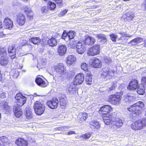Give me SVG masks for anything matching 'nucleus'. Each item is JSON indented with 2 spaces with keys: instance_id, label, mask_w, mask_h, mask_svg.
<instances>
[{
  "instance_id": "obj_24",
  "label": "nucleus",
  "mask_w": 146,
  "mask_h": 146,
  "mask_svg": "<svg viewBox=\"0 0 146 146\" xmlns=\"http://www.w3.org/2000/svg\"><path fill=\"white\" fill-rule=\"evenodd\" d=\"M66 48L65 45L60 46L58 49V52L61 55H63L66 52Z\"/></svg>"
},
{
  "instance_id": "obj_2",
  "label": "nucleus",
  "mask_w": 146,
  "mask_h": 146,
  "mask_svg": "<svg viewBox=\"0 0 146 146\" xmlns=\"http://www.w3.org/2000/svg\"><path fill=\"white\" fill-rule=\"evenodd\" d=\"M34 109L36 113L40 115L43 113L45 110L44 105L40 102L36 101L34 104Z\"/></svg>"
},
{
  "instance_id": "obj_17",
  "label": "nucleus",
  "mask_w": 146,
  "mask_h": 146,
  "mask_svg": "<svg viewBox=\"0 0 146 146\" xmlns=\"http://www.w3.org/2000/svg\"><path fill=\"white\" fill-rule=\"evenodd\" d=\"M95 36L99 42L103 44H105L107 42V39L105 35L103 34H99L96 35Z\"/></svg>"
},
{
  "instance_id": "obj_8",
  "label": "nucleus",
  "mask_w": 146,
  "mask_h": 146,
  "mask_svg": "<svg viewBox=\"0 0 146 146\" xmlns=\"http://www.w3.org/2000/svg\"><path fill=\"white\" fill-rule=\"evenodd\" d=\"M120 97L119 95H111L109 96L108 101L113 104L117 105L120 103Z\"/></svg>"
},
{
  "instance_id": "obj_25",
  "label": "nucleus",
  "mask_w": 146,
  "mask_h": 146,
  "mask_svg": "<svg viewBox=\"0 0 146 146\" xmlns=\"http://www.w3.org/2000/svg\"><path fill=\"white\" fill-rule=\"evenodd\" d=\"M113 119H114V118H112V117L111 115H110L109 116H104L103 117L104 123L107 125L110 124L111 121L113 122Z\"/></svg>"
},
{
  "instance_id": "obj_7",
  "label": "nucleus",
  "mask_w": 146,
  "mask_h": 146,
  "mask_svg": "<svg viewBox=\"0 0 146 146\" xmlns=\"http://www.w3.org/2000/svg\"><path fill=\"white\" fill-rule=\"evenodd\" d=\"M46 104L49 108L52 109H54L56 108L58 106L59 101L57 98H55L51 100L47 101Z\"/></svg>"
},
{
  "instance_id": "obj_10",
  "label": "nucleus",
  "mask_w": 146,
  "mask_h": 146,
  "mask_svg": "<svg viewBox=\"0 0 146 146\" xmlns=\"http://www.w3.org/2000/svg\"><path fill=\"white\" fill-rule=\"evenodd\" d=\"M84 45L82 40H80L77 43L76 50L78 53L81 54L84 53L85 50Z\"/></svg>"
},
{
  "instance_id": "obj_63",
  "label": "nucleus",
  "mask_w": 146,
  "mask_h": 146,
  "mask_svg": "<svg viewBox=\"0 0 146 146\" xmlns=\"http://www.w3.org/2000/svg\"><path fill=\"white\" fill-rule=\"evenodd\" d=\"M144 42L145 44L144 46H145L146 47V39L145 40H144Z\"/></svg>"
},
{
  "instance_id": "obj_21",
  "label": "nucleus",
  "mask_w": 146,
  "mask_h": 146,
  "mask_svg": "<svg viewBox=\"0 0 146 146\" xmlns=\"http://www.w3.org/2000/svg\"><path fill=\"white\" fill-rule=\"evenodd\" d=\"M16 144L19 146H27L28 143L24 139L19 138L16 141Z\"/></svg>"
},
{
  "instance_id": "obj_43",
  "label": "nucleus",
  "mask_w": 146,
  "mask_h": 146,
  "mask_svg": "<svg viewBox=\"0 0 146 146\" xmlns=\"http://www.w3.org/2000/svg\"><path fill=\"white\" fill-rule=\"evenodd\" d=\"M76 41H70L69 43L70 46L72 48H74L76 46Z\"/></svg>"
},
{
  "instance_id": "obj_32",
  "label": "nucleus",
  "mask_w": 146,
  "mask_h": 146,
  "mask_svg": "<svg viewBox=\"0 0 146 146\" xmlns=\"http://www.w3.org/2000/svg\"><path fill=\"white\" fill-rule=\"evenodd\" d=\"M90 125L94 126L97 129H99L100 127V125L99 123L94 120L91 121L90 123Z\"/></svg>"
},
{
  "instance_id": "obj_45",
  "label": "nucleus",
  "mask_w": 146,
  "mask_h": 146,
  "mask_svg": "<svg viewBox=\"0 0 146 146\" xmlns=\"http://www.w3.org/2000/svg\"><path fill=\"white\" fill-rule=\"evenodd\" d=\"M29 19L31 20L33 19V13L32 11L26 13Z\"/></svg>"
},
{
  "instance_id": "obj_30",
  "label": "nucleus",
  "mask_w": 146,
  "mask_h": 146,
  "mask_svg": "<svg viewBox=\"0 0 146 146\" xmlns=\"http://www.w3.org/2000/svg\"><path fill=\"white\" fill-rule=\"evenodd\" d=\"M75 85L72 83L71 84H69L67 86L68 91L70 93L72 94L75 92Z\"/></svg>"
},
{
  "instance_id": "obj_23",
  "label": "nucleus",
  "mask_w": 146,
  "mask_h": 146,
  "mask_svg": "<svg viewBox=\"0 0 146 146\" xmlns=\"http://www.w3.org/2000/svg\"><path fill=\"white\" fill-rule=\"evenodd\" d=\"M76 60V58L74 56L69 55L67 58V64L68 65L70 66L75 62Z\"/></svg>"
},
{
  "instance_id": "obj_9",
  "label": "nucleus",
  "mask_w": 146,
  "mask_h": 146,
  "mask_svg": "<svg viewBox=\"0 0 146 146\" xmlns=\"http://www.w3.org/2000/svg\"><path fill=\"white\" fill-rule=\"evenodd\" d=\"M84 76L82 73L77 74L74 79L73 84L74 85H77L81 84L84 80Z\"/></svg>"
},
{
  "instance_id": "obj_54",
  "label": "nucleus",
  "mask_w": 146,
  "mask_h": 146,
  "mask_svg": "<svg viewBox=\"0 0 146 146\" xmlns=\"http://www.w3.org/2000/svg\"><path fill=\"white\" fill-rule=\"evenodd\" d=\"M6 50L4 48H2L0 49V54H6Z\"/></svg>"
},
{
  "instance_id": "obj_12",
  "label": "nucleus",
  "mask_w": 146,
  "mask_h": 146,
  "mask_svg": "<svg viewBox=\"0 0 146 146\" xmlns=\"http://www.w3.org/2000/svg\"><path fill=\"white\" fill-rule=\"evenodd\" d=\"M112 111V108L109 105L104 106L100 108L99 112L103 115H106Z\"/></svg>"
},
{
  "instance_id": "obj_56",
  "label": "nucleus",
  "mask_w": 146,
  "mask_h": 146,
  "mask_svg": "<svg viewBox=\"0 0 146 146\" xmlns=\"http://www.w3.org/2000/svg\"><path fill=\"white\" fill-rule=\"evenodd\" d=\"M135 98L132 96H131L128 95V102L129 101L131 102L134 100Z\"/></svg>"
},
{
  "instance_id": "obj_53",
  "label": "nucleus",
  "mask_w": 146,
  "mask_h": 146,
  "mask_svg": "<svg viewBox=\"0 0 146 146\" xmlns=\"http://www.w3.org/2000/svg\"><path fill=\"white\" fill-rule=\"evenodd\" d=\"M68 10L66 9L63 10V11L61 12L60 14H59V16H62L64 15L67 12Z\"/></svg>"
},
{
  "instance_id": "obj_44",
  "label": "nucleus",
  "mask_w": 146,
  "mask_h": 146,
  "mask_svg": "<svg viewBox=\"0 0 146 146\" xmlns=\"http://www.w3.org/2000/svg\"><path fill=\"white\" fill-rule=\"evenodd\" d=\"M0 140L2 143H7L8 139L7 137L5 136H2L0 137Z\"/></svg>"
},
{
  "instance_id": "obj_27",
  "label": "nucleus",
  "mask_w": 146,
  "mask_h": 146,
  "mask_svg": "<svg viewBox=\"0 0 146 146\" xmlns=\"http://www.w3.org/2000/svg\"><path fill=\"white\" fill-rule=\"evenodd\" d=\"M49 45L51 46H54L56 45L57 44V40L55 38L52 37L49 39L48 41Z\"/></svg>"
},
{
  "instance_id": "obj_49",
  "label": "nucleus",
  "mask_w": 146,
  "mask_h": 146,
  "mask_svg": "<svg viewBox=\"0 0 146 146\" xmlns=\"http://www.w3.org/2000/svg\"><path fill=\"white\" fill-rule=\"evenodd\" d=\"M54 53V52L53 51L49 50L47 51V52L46 53V55H48L49 58H50L53 56Z\"/></svg>"
},
{
  "instance_id": "obj_4",
  "label": "nucleus",
  "mask_w": 146,
  "mask_h": 146,
  "mask_svg": "<svg viewBox=\"0 0 146 146\" xmlns=\"http://www.w3.org/2000/svg\"><path fill=\"white\" fill-rule=\"evenodd\" d=\"M15 98L17 101V105L20 107L23 106L26 102V98L23 96L20 93L17 94L15 96Z\"/></svg>"
},
{
  "instance_id": "obj_1",
  "label": "nucleus",
  "mask_w": 146,
  "mask_h": 146,
  "mask_svg": "<svg viewBox=\"0 0 146 146\" xmlns=\"http://www.w3.org/2000/svg\"><path fill=\"white\" fill-rule=\"evenodd\" d=\"M144 107V104L143 102L139 101L128 108V111L131 112L128 113L131 117H135L141 112L142 108Z\"/></svg>"
},
{
  "instance_id": "obj_22",
  "label": "nucleus",
  "mask_w": 146,
  "mask_h": 146,
  "mask_svg": "<svg viewBox=\"0 0 146 146\" xmlns=\"http://www.w3.org/2000/svg\"><path fill=\"white\" fill-rule=\"evenodd\" d=\"M36 84L39 86L42 87H45L47 85L46 83L41 78L37 77L35 80Z\"/></svg>"
},
{
  "instance_id": "obj_55",
  "label": "nucleus",
  "mask_w": 146,
  "mask_h": 146,
  "mask_svg": "<svg viewBox=\"0 0 146 146\" xmlns=\"http://www.w3.org/2000/svg\"><path fill=\"white\" fill-rule=\"evenodd\" d=\"M134 17V15L133 13L128 14V20H132Z\"/></svg>"
},
{
  "instance_id": "obj_19",
  "label": "nucleus",
  "mask_w": 146,
  "mask_h": 146,
  "mask_svg": "<svg viewBox=\"0 0 146 146\" xmlns=\"http://www.w3.org/2000/svg\"><path fill=\"white\" fill-rule=\"evenodd\" d=\"M138 82L135 80L131 81L128 85V89L133 90L136 89L138 87Z\"/></svg>"
},
{
  "instance_id": "obj_3",
  "label": "nucleus",
  "mask_w": 146,
  "mask_h": 146,
  "mask_svg": "<svg viewBox=\"0 0 146 146\" xmlns=\"http://www.w3.org/2000/svg\"><path fill=\"white\" fill-rule=\"evenodd\" d=\"M102 72L101 74V77L105 80L111 78L114 76L113 72L110 70L108 67H106L103 68Z\"/></svg>"
},
{
  "instance_id": "obj_5",
  "label": "nucleus",
  "mask_w": 146,
  "mask_h": 146,
  "mask_svg": "<svg viewBox=\"0 0 146 146\" xmlns=\"http://www.w3.org/2000/svg\"><path fill=\"white\" fill-rule=\"evenodd\" d=\"M100 53V45H95L90 48L87 52L89 56H94Z\"/></svg>"
},
{
  "instance_id": "obj_39",
  "label": "nucleus",
  "mask_w": 146,
  "mask_h": 146,
  "mask_svg": "<svg viewBox=\"0 0 146 146\" xmlns=\"http://www.w3.org/2000/svg\"><path fill=\"white\" fill-rule=\"evenodd\" d=\"M26 116L27 119H30L32 118L33 115L31 111L30 110H26Z\"/></svg>"
},
{
  "instance_id": "obj_31",
  "label": "nucleus",
  "mask_w": 146,
  "mask_h": 146,
  "mask_svg": "<svg viewBox=\"0 0 146 146\" xmlns=\"http://www.w3.org/2000/svg\"><path fill=\"white\" fill-rule=\"evenodd\" d=\"M15 115L17 117H20L22 114V110L17 107L15 110L14 111Z\"/></svg>"
},
{
  "instance_id": "obj_50",
  "label": "nucleus",
  "mask_w": 146,
  "mask_h": 146,
  "mask_svg": "<svg viewBox=\"0 0 146 146\" xmlns=\"http://www.w3.org/2000/svg\"><path fill=\"white\" fill-rule=\"evenodd\" d=\"M141 122V123L142 125V127H145L146 126V118H144L141 120H139Z\"/></svg>"
},
{
  "instance_id": "obj_51",
  "label": "nucleus",
  "mask_w": 146,
  "mask_h": 146,
  "mask_svg": "<svg viewBox=\"0 0 146 146\" xmlns=\"http://www.w3.org/2000/svg\"><path fill=\"white\" fill-rule=\"evenodd\" d=\"M141 82L143 86L146 87V77H143L142 78Z\"/></svg>"
},
{
  "instance_id": "obj_62",
  "label": "nucleus",
  "mask_w": 146,
  "mask_h": 146,
  "mask_svg": "<svg viewBox=\"0 0 146 146\" xmlns=\"http://www.w3.org/2000/svg\"><path fill=\"white\" fill-rule=\"evenodd\" d=\"M3 27L2 21L0 19V29H1Z\"/></svg>"
},
{
  "instance_id": "obj_28",
  "label": "nucleus",
  "mask_w": 146,
  "mask_h": 146,
  "mask_svg": "<svg viewBox=\"0 0 146 146\" xmlns=\"http://www.w3.org/2000/svg\"><path fill=\"white\" fill-rule=\"evenodd\" d=\"M143 40V38L140 37H137L131 40L130 42L133 45H136L142 42Z\"/></svg>"
},
{
  "instance_id": "obj_40",
  "label": "nucleus",
  "mask_w": 146,
  "mask_h": 146,
  "mask_svg": "<svg viewBox=\"0 0 146 146\" xmlns=\"http://www.w3.org/2000/svg\"><path fill=\"white\" fill-rule=\"evenodd\" d=\"M143 86L139 87L137 89V92L140 95L143 94L145 92V90L143 88Z\"/></svg>"
},
{
  "instance_id": "obj_34",
  "label": "nucleus",
  "mask_w": 146,
  "mask_h": 146,
  "mask_svg": "<svg viewBox=\"0 0 146 146\" xmlns=\"http://www.w3.org/2000/svg\"><path fill=\"white\" fill-rule=\"evenodd\" d=\"M117 87V82L114 81L111 83L110 86L108 87V90L111 91L112 90H114Z\"/></svg>"
},
{
  "instance_id": "obj_6",
  "label": "nucleus",
  "mask_w": 146,
  "mask_h": 146,
  "mask_svg": "<svg viewBox=\"0 0 146 146\" xmlns=\"http://www.w3.org/2000/svg\"><path fill=\"white\" fill-rule=\"evenodd\" d=\"M111 123L112 124V126L111 127V129L113 131L119 128L123 125L121 120L117 118L113 119V122Z\"/></svg>"
},
{
  "instance_id": "obj_41",
  "label": "nucleus",
  "mask_w": 146,
  "mask_h": 146,
  "mask_svg": "<svg viewBox=\"0 0 146 146\" xmlns=\"http://www.w3.org/2000/svg\"><path fill=\"white\" fill-rule=\"evenodd\" d=\"M62 38L64 39L65 40L67 41L68 40V33L66 31H64L63 32L62 36Z\"/></svg>"
},
{
  "instance_id": "obj_26",
  "label": "nucleus",
  "mask_w": 146,
  "mask_h": 146,
  "mask_svg": "<svg viewBox=\"0 0 146 146\" xmlns=\"http://www.w3.org/2000/svg\"><path fill=\"white\" fill-rule=\"evenodd\" d=\"M9 63L8 58L2 56L0 59V64L2 66H6Z\"/></svg>"
},
{
  "instance_id": "obj_37",
  "label": "nucleus",
  "mask_w": 146,
  "mask_h": 146,
  "mask_svg": "<svg viewBox=\"0 0 146 146\" xmlns=\"http://www.w3.org/2000/svg\"><path fill=\"white\" fill-rule=\"evenodd\" d=\"M48 6L50 10H54L56 8V5L54 3L49 1L48 3Z\"/></svg>"
},
{
  "instance_id": "obj_42",
  "label": "nucleus",
  "mask_w": 146,
  "mask_h": 146,
  "mask_svg": "<svg viewBox=\"0 0 146 146\" xmlns=\"http://www.w3.org/2000/svg\"><path fill=\"white\" fill-rule=\"evenodd\" d=\"M81 67L84 71H87L88 73H90V72L88 71V65L86 63H83L81 65Z\"/></svg>"
},
{
  "instance_id": "obj_35",
  "label": "nucleus",
  "mask_w": 146,
  "mask_h": 146,
  "mask_svg": "<svg viewBox=\"0 0 146 146\" xmlns=\"http://www.w3.org/2000/svg\"><path fill=\"white\" fill-rule=\"evenodd\" d=\"M90 73H87V74H89V75L87 76L86 78V80L87 84L90 85L92 84V76L89 75Z\"/></svg>"
},
{
  "instance_id": "obj_33",
  "label": "nucleus",
  "mask_w": 146,
  "mask_h": 146,
  "mask_svg": "<svg viewBox=\"0 0 146 146\" xmlns=\"http://www.w3.org/2000/svg\"><path fill=\"white\" fill-rule=\"evenodd\" d=\"M67 101L66 97H62L60 99V102L61 106H65L67 104Z\"/></svg>"
},
{
  "instance_id": "obj_11",
  "label": "nucleus",
  "mask_w": 146,
  "mask_h": 146,
  "mask_svg": "<svg viewBox=\"0 0 146 146\" xmlns=\"http://www.w3.org/2000/svg\"><path fill=\"white\" fill-rule=\"evenodd\" d=\"M54 69L57 75H63L64 74V68L62 63H60L57 65L55 66Z\"/></svg>"
},
{
  "instance_id": "obj_18",
  "label": "nucleus",
  "mask_w": 146,
  "mask_h": 146,
  "mask_svg": "<svg viewBox=\"0 0 146 146\" xmlns=\"http://www.w3.org/2000/svg\"><path fill=\"white\" fill-rule=\"evenodd\" d=\"M131 127L132 129L135 130H138L142 128V125L139 120L132 123Z\"/></svg>"
},
{
  "instance_id": "obj_46",
  "label": "nucleus",
  "mask_w": 146,
  "mask_h": 146,
  "mask_svg": "<svg viewBox=\"0 0 146 146\" xmlns=\"http://www.w3.org/2000/svg\"><path fill=\"white\" fill-rule=\"evenodd\" d=\"M110 36L111 39L113 42H115L116 41V38H117V36L114 34H112L110 35Z\"/></svg>"
},
{
  "instance_id": "obj_15",
  "label": "nucleus",
  "mask_w": 146,
  "mask_h": 146,
  "mask_svg": "<svg viewBox=\"0 0 146 146\" xmlns=\"http://www.w3.org/2000/svg\"><path fill=\"white\" fill-rule=\"evenodd\" d=\"M4 27L6 29H11L13 26V23L11 20L9 18H6L4 21Z\"/></svg>"
},
{
  "instance_id": "obj_47",
  "label": "nucleus",
  "mask_w": 146,
  "mask_h": 146,
  "mask_svg": "<svg viewBox=\"0 0 146 146\" xmlns=\"http://www.w3.org/2000/svg\"><path fill=\"white\" fill-rule=\"evenodd\" d=\"M49 9V8H48V7L44 6L42 7L41 9V11L43 13H46L48 12V10Z\"/></svg>"
},
{
  "instance_id": "obj_36",
  "label": "nucleus",
  "mask_w": 146,
  "mask_h": 146,
  "mask_svg": "<svg viewBox=\"0 0 146 146\" xmlns=\"http://www.w3.org/2000/svg\"><path fill=\"white\" fill-rule=\"evenodd\" d=\"M92 133L90 132H87L85 134L80 136V138H83L84 139H88L91 137Z\"/></svg>"
},
{
  "instance_id": "obj_29",
  "label": "nucleus",
  "mask_w": 146,
  "mask_h": 146,
  "mask_svg": "<svg viewBox=\"0 0 146 146\" xmlns=\"http://www.w3.org/2000/svg\"><path fill=\"white\" fill-rule=\"evenodd\" d=\"M29 41L34 44H37L40 43V39L38 37H31L29 39Z\"/></svg>"
},
{
  "instance_id": "obj_48",
  "label": "nucleus",
  "mask_w": 146,
  "mask_h": 146,
  "mask_svg": "<svg viewBox=\"0 0 146 146\" xmlns=\"http://www.w3.org/2000/svg\"><path fill=\"white\" fill-rule=\"evenodd\" d=\"M11 73H13L12 76L15 78H17L19 75L18 71L16 70H14L12 71Z\"/></svg>"
},
{
  "instance_id": "obj_64",
  "label": "nucleus",
  "mask_w": 146,
  "mask_h": 146,
  "mask_svg": "<svg viewBox=\"0 0 146 146\" xmlns=\"http://www.w3.org/2000/svg\"><path fill=\"white\" fill-rule=\"evenodd\" d=\"M145 7H146V1L145 2Z\"/></svg>"
},
{
  "instance_id": "obj_61",
  "label": "nucleus",
  "mask_w": 146,
  "mask_h": 146,
  "mask_svg": "<svg viewBox=\"0 0 146 146\" xmlns=\"http://www.w3.org/2000/svg\"><path fill=\"white\" fill-rule=\"evenodd\" d=\"M75 134V132L73 131H70L66 133H65L67 135H70L71 134Z\"/></svg>"
},
{
  "instance_id": "obj_52",
  "label": "nucleus",
  "mask_w": 146,
  "mask_h": 146,
  "mask_svg": "<svg viewBox=\"0 0 146 146\" xmlns=\"http://www.w3.org/2000/svg\"><path fill=\"white\" fill-rule=\"evenodd\" d=\"M25 12L26 13L31 11L30 8L28 6H25L24 7Z\"/></svg>"
},
{
  "instance_id": "obj_14",
  "label": "nucleus",
  "mask_w": 146,
  "mask_h": 146,
  "mask_svg": "<svg viewBox=\"0 0 146 146\" xmlns=\"http://www.w3.org/2000/svg\"><path fill=\"white\" fill-rule=\"evenodd\" d=\"M26 21L25 17L24 14L22 13L19 14L17 16V22L20 25H23Z\"/></svg>"
},
{
  "instance_id": "obj_60",
  "label": "nucleus",
  "mask_w": 146,
  "mask_h": 146,
  "mask_svg": "<svg viewBox=\"0 0 146 146\" xmlns=\"http://www.w3.org/2000/svg\"><path fill=\"white\" fill-rule=\"evenodd\" d=\"M82 118H84V119H86L88 117V114L85 113H83L82 115Z\"/></svg>"
},
{
  "instance_id": "obj_16",
  "label": "nucleus",
  "mask_w": 146,
  "mask_h": 146,
  "mask_svg": "<svg viewBox=\"0 0 146 146\" xmlns=\"http://www.w3.org/2000/svg\"><path fill=\"white\" fill-rule=\"evenodd\" d=\"M95 41V40L93 38L89 36H86L85 39L83 40L82 42L85 44L89 45H92L93 44Z\"/></svg>"
},
{
  "instance_id": "obj_20",
  "label": "nucleus",
  "mask_w": 146,
  "mask_h": 146,
  "mask_svg": "<svg viewBox=\"0 0 146 146\" xmlns=\"http://www.w3.org/2000/svg\"><path fill=\"white\" fill-rule=\"evenodd\" d=\"M91 65L95 68H99L101 67L102 63L97 58H95L92 60Z\"/></svg>"
},
{
  "instance_id": "obj_59",
  "label": "nucleus",
  "mask_w": 146,
  "mask_h": 146,
  "mask_svg": "<svg viewBox=\"0 0 146 146\" xmlns=\"http://www.w3.org/2000/svg\"><path fill=\"white\" fill-rule=\"evenodd\" d=\"M105 62L106 63L110 62L111 61V59L109 57H106L105 59Z\"/></svg>"
},
{
  "instance_id": "obj_38",
  "label": "nucleus",
  "mask_w": 146,
  "mask_h": 146,
  "mask_svg": "<svg viewBox=\"0 0 146 146\" xmlns=\"http://www.w3.org/2000/svg\"><path fill=\"white\" fill-rule=\"evenodd\" d=\"M76 33L73 31H70L68 33V40L73 39Z\"/></svg>"
},
{
  "instance_id": "obj_13",
  "label": "nucleus",
  "mask_w": 146,
  "mask_h": 146,
  "mask_svg": "<svg viewBox=\"0 0 146 146\" xmlns=\"http://www.w3.org/2000/svg\"><path fill=\"white\" fill-rule=\"evenodd\" d=\"M8 51L11 59L13 60L16 58V49L14 46H9Z\"/></svg>"
},
{
  "instance_id": "obj_58",
  "label": "nucleus",
  "mask_w": 146,
  "mask_h": 146,
  "mask_svg": "<svg viewBox=\"0 0 146 146\" xmlns=\"http://www.w3.org/2000/svg\"><path fill=\"white\" fill-rule=\"evenodd\" d=\"M4 110H7L9 112L11 110V108L8 106H4Z\"/></svg>"
},
{
  "instance_id": "obj_57",
  "label": "nucleus",
  "mask_w": 146,
  "mask_h": 146,
  "mask_svg": "<svg viewBox=\"0 0 146 146\" xmlns=\"http://www.w3.org/2000/svg\"><path fill=\"white\" fill-rule=\"evenodd\" d=\"M80 119V121H79V123L81 125H82L83 124V122H84V121H85L86 119L84 118H82V117H81Z\"/></svg>"
}]
</instances>
